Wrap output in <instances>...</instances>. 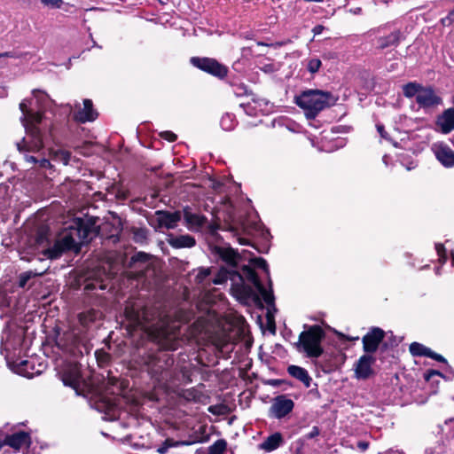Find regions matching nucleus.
<instances>
[{
	"label": "nucleus",
	"instance_id": "8",
	"mask_svg": "<svg viewBox=\"0 0 454 454\" xmlns=\"http://www.w3.org/2000/svg\"><path fill=\"white\" fill-rule=\"evenodd\" d=\"M294 403L285 395L276 396L270 408V416L280 419L288 415L294 409Z\"/></svg>",
	"mask_w": 454,
	"mask_h": 454
},
{
	"label": "nucleus",
	"instance_id": "41",
	"mask_svg": "<svg viewBox=\"0 0 454 454\" xmlns=\"http://www.w3.org/2000/svg\"><path fill=\"white\" fill-rule=\"evenodd\" d=\"M254 264H255L256 267L264 270L267 274L269 273L268 264H267V262L264 259H262V258L255 259L254 260Z\"/></svg>",
	"mask_w": 454,
	"mask_h": 454
},
{
	"label": "nucleus",
	"instance_id": "51",
	"mask_svg": "<svg viewBox=\"0 0 454 454\" xmlns=\"http://www.w3.org/2000/svg\"><path fill=\"white\" fill-rule=\"evenodd\" d=\"M184 396L188 399V400H192V399H195L196 398V395H195V391L191 389V390H187Z\"/></svg>",
	"mask_w": 454,
	"mask_h": 454
},
{
	"label": "nucleus",
	"instance_id": "59",
	"mask_svg": "<svg viewBox=\"0 0 454 454\" xmlns=\"http://www.w3.org/2000/svg\"><path fill=\"white\" fill-rule=\"evenodd\" d=\"M102 356H101L99 360H101V359H102V361H105V357H106V359L107 358V354H106V353H102Z\"/></svg>",
	"mask_w": 454,
	"mask_h": 454
},
{
	"label": "nucleus",
	"instance_id": "17",
	"mask_svg": "<svg viewBox=\"0 0 454 454\" xmlns=\"http://www.w3.org/2000/svg\"><path fill=\"white\" fill-rule=\"evenodd\" d=\"M437 160L446 168L454 167V151L446 145H435L434 147Z\"/></svg>",
	"mask_w": 454,
	"mask_h": 454
},
{
	"label": "nucleus",
	"instance_id": "39",
	"mask_svg": "<svg viewBox=\"0 0 454 454\" xmlns=\"http://www.w3.org/2000/svg\"><path fill=\"white\" fill-rule=\"evenodd\" d=\"M44 5L51 6L52 8H61L63 0H40Z\"/></svg>",
	"mask_w": 454,
	"mask_h": 454
},
{
	"label": "nucleus",
	"instance_id": "12",
	"mask_svg": "<svg viewBox=\"0 0 454 454\" xmlns=\"http://www.w3.org/2000/svg\"><path fill=\"white\" fill-rule=\"evenodd\" d=\"M375 361L376 359L373 356L370 354L363 355L356 364V377L362 380L371 377L374 373L372 365Z\"/></svg>",
	"mask_w": 454,
	"mask_h": 454
},
{
	"label": "nucleus",
	"instance_id": "43",
	"mask_svg": "<svg viewBox=\"0 0 454 454\" xmlns=\"http://www.w3.org/2000/svg\"><path fill=\"white\" fill-rule=\"evenodd\" d=\"M217 347L222 353H229L232 350V344L229 342L218 344Z\"/></svg>",
	"mask_w": 454,
	"mask_h": 454
},
{
	"label": "nucleus",
	"instance_id": "55",
	"mask_svg": "<svg viewBox=\"0 0 454 454\" xmlns=\"http://www.w3.org/2000/svg\"><path fill=\"white\" fill-rule=\"evenodd\" d=\"M168 446H166L165 443H163L160 447H159L158 449V452L160 454H165L167 451H168Z\"/></svg>",
	"mask_w": 454,
	"mask_h": 454
},
{
	"label": "nucleus",
	"instance_id": "54",
	"mask_svg": "<svg viewBox=\"0 0 454 454\" xmlns=\"http://www.w3.org/2000/svg\"><path fill=\"white\" fill-rule=\"evenodd\" d=\"M434 375H441V373H440V372H436V371H432V372H428V373H427V374L425 375V379H426L427 380H430V378H431L432 376H434Z\"/></svg>",
	"mask_w": 454,
	"mask_h": 454
},
{
	"label": "nucleus",
	"instance_id": "52",
	"mask_svg": "<svg viewBox=\"0 0 454 454\" xmlns=\"http://www.w3.org/2000/svg\"><path fill=\"white\" fill-rule=\"evenodd\" d=\"M209 275L208 270H202L199 272L197 278H200V280H203Z\"/></svg>",
	"mask_w": 454,
	"mask_h": 454
},
{
	"label": "nucleus",
	"instance_id": "38",
	"mask_svg": "<svg viewBox=\"0 0 454 454\" xmlns=\"http://www.w3.org/2000/svg\"><path fill=\"white\" fill-rule=\"evenodd\" d=\"M442 26L448 27L454 23V9L451 10L449 14L441 20Z\"/></svg>",
	"mask_w": 454,
	"mask_h": 454
},
{
	"label": "nucleus",
	"instance_id": "18",
	"mask_svg": "<svg viewBox=\"0 0 454 454\" xmlns=\"http://www.w3.org/2000/svg\"><path fill=\"white\" fill-rule=\"evenodd\" d=\"M125 313L134 327L145 328L146 323L150 320L145 309L139 311L135 309L126 308Z\"/></svg>",
	"mask_w": 454,
	"mask_h": 454
},
{
	"label": "nucleus",
	"instance_id": "13",
	"mask_svg": "<svg viewBox=\"0 0 454 454\" xmlns=\"http://www.w3.org/2000/svg\"><path fill=\"white\" fill-rule=\"evenodd\" d=\"M74 119L82 123L92 121L98 117V113L93 108V104L90 99H84L82 107L79 103L75 104Z\"/></svg>",
	"mask_w": 454,
	"mask_h": 454
},
{
	"label": "nucleus",
	"instance_id": "9",
	"mask_svg": "<svg viewBox=\"0 0 454 454\" xmlns=\"http://www.w3.org/2000/svg\"><path fill=\"white\" fill-rule=\"evenodd\" d=\"M82 330L74 329L71 333L65 334L63 337L58 339V347L67 353L74 354L75 349L78 348L84 338L82 336Z\"/></svg>",
	"mask_w": 454,
	"mask_h": 454
},
{
	"label": "nucleus",
	"instance_id": "1",
	"mask_svg": "<svg viewBox=\"0 0 454 454\" xmlns=\"http://www.w3.org/2000/svg\"><path fill=\"white\" fill-rule=\"evenodd\" d=\"M33 98L24 99L20 104V109L22 112L21 122L26 129L27 137L17 143V148L23 154L25 161L32 165L31 168H51L52 165L47 158L43 156L41 151L50 139L54 142L51 133L52 124L44 120L39 111L35 112L31 107L35 101L36 107L41 108L48 96L43 91L37 90L33 91Z\"/></svg>",
	"mask_w": 454,
	"mask_h": 454
},
{
	"label": "nucleus",
	"instance_id": "40",
	"mask_svg": "<svg viewBox=\"0 0 454 454\" xmlns=\"http://www.w3.org/2000/svg\"><path fill=\"white\" fill-rule=\"evenodd\" d=\"M146 239V231L142 229H137L134 231V239L137 242H143Z\"/></svg>",
	"mask_w": 454,
	"mask_h": 454
},
{
	"label": "nucleus",
	"instance_id": "46",
	"mask_svg": "<svg viewBox=\"0 0 454 454\" xmlns=\"http://www.w3.org/2000/svg\"><path fill=\"white\" fill-rule=\"evenodd\" d=\"M427 357L433 358L438 362H442V363L446 362L445 358L442 355H439V354L432 351L431 349H430L429 355H427Z\"/></svg>",
	"mask_w": 454,
	"mask_h": 454
},
{
	"label": "nucleus",
	"instance_id": "53",
	"mask_svg": "<svg viewBox=\"0 0 454 454\" xmlns=\"http://www.w3.org/2000/svg\"><path fill=\"white\" fill-rule=\"evenodd\" d=\"M435 249H436L437 254H439L440 258H442V254H444V252H445L443 246L442 244H436Z\"/></svg>",
	"mask_w": 454,
	"mask_h": 454
},
{
	"label": "nucleus",
	"instance_id": "45",
	"mask_svg": "<svg viewBox=\"0 0 454 454\" xmlns=\"http://www.w3.org/2000/svg\"><path fill=\"white\" fill-rule=\"evenodd\" d=\"M227 279V272H220L216 278H214L213 282L215 285L223 284Z\"/></svg>",
	"mask_w": 454,
	"mask_h": 454
},
{
	"label": "nucleus",
	"instance_id": "6",
	"mask_svg": "<svg viewBox=\"0 0 454 454\" xmlns=\"http://www.w3.org/2000/svg\"><path fill=\"white\" fill-rule=\"evenodd\" d=\"M240 281L243 282V278H246L248 282L254 285L256 290L260 293L266 304L269 306L273 304L274 296L271 289L268 291L259 280L256 272L249 266H244L242 269V275H238Z\"/></svg>",
	"mask_w": 454,
	"mask_h": 454
},
{
	"label": "nucleus",
	"instance_id": "23",
	"mask_svg": "<svg viewBox=\"0 0 454 454\" xmlns=\"http://www.w3.org/2000/svg\"><path fill=\"white\" fill-rule=\"evenodd\" d=\"M168 243L172 247L182 248L192 247L196 241L195 239L190 235H180L176 237H171L168 239Z\"/></svg>",
	"mask_w": 454,
	"mask_h": 454
},
{
	"label": "nucleus",
	"instance_id": "28",
	"mask_svg": "<svg viewBox=\"0 0 454 454\" xmlns=\"http://www.w3.org/2000/svg\"><path fill=\"white\" fill-rule=\"evenodd\" d=\"M12 308V297L9 294V293L0 287V310H4L5 309Z\"/></svg>",
	"mask_w": 454,
	"mask_h": 454
},
{
	"label": "nucleus",
	"instance_id": "42",
	"mask_svg": "<svg viewBox=\"0 0 454 454\" xmlns=\"http://www.w3.org/2000/svg\"><path fill=\"white\" fill-rule=\"evenodd\" d=\"M164 443L166 444V446H168V449H169L170 447H176V446H179V445H189L190 442H175L174 440L172 439H167Z\"/></svg>",
	"mask_w": 454,
	"mask_h": 454
},
{
	"label": "nucleus",
	"instance_id": "47",
	"mask_svg": "<svg viewBox=\"0 0 454 454\" xmlns=\"http://www.w3.org/2000/svg\"><path fill=\"white\" fill-rule=\"evenodd\" d=\"M120 231H121V230H120L119 226L115 227L114 229L113 233H111L108 236V239H111L114 243L117 242L119 240L118 235H119Z\"/></svg>",
	"mask_w": 454,
	"mask_h": 454
},
{
	"label": "nucleus",
	"instance_id": "50",
	"mask_svg": "<svg viewBox=\"0 0 454 454\" xmlns=\"http://www.w3.org/2000/svg\"><path fill=\"white\" fill-rule=\"evenodd\" d=\"M236 289H237V291H239L240 293V294H242L244 296L248 295L251 293L250 288H247L243 286L240 287L238 286Z\"/></svg>",
	"mask_w": 454,
	"mask_h": 454
},
{
	"label": "nucleus",
	"instance_id": "16",
	"mask_svg": "<svg viewBox=\"0 0 454 454\" xmlns=\"http://www.w3.org/2000/svg\"><path fill=\"white\" fill-rule=\"evenodd\" d=\"M4 443L15 450H20L22 448L27 449L31 443V438L28 433L18 432L12 434L6 435Z\"/></svg>",
	"mask_w": 454,
	"mask_h": 454
},
{
	"label": "nucleus",
	"instance_id": "21",
	"mask_svg": "<svg viewBox=\"0 0 454 454\" xmlns=\"http://www.w3.org/2000/svg\"><path fill=\"white\" fill-rule=\"evenodd\" d=\"M437 125L447 134L454 129V108H449L438 118Z\"/></svg>",
	"mask_w": 454,
	"mask_h": 454
},
{
	"label": "nucleus",
	"instance_id": "24",
	"mask_svg": "<svg viewBox=\"0 0 454 454\" xmlns=\"http://www.w3.org/2000/svg\"><path fill=\"white\" fill-rule=\"evenodd\" d=\"M99 317L100 312L95 309L82 312L78 315L79 324L82 329H88L90 325L95 322Z\"/></svg>",
	"mask_w": 454,
	"mask_h": 454
},
{
	"label": "nucleus",
	"instance_id": "58",
	"mask_svg": "<svg viewBox=\"0 0 454 454\" xmlns=\"http://www.w3.org/2000/svg\"><path fill=\"white\" fill-rule=\"evenodd\" d=\"M239 242L240 244H243V245H247L248 244V242L247 241L246 239H243V238H239Z\"/></svg>",
	"mask_w": 454,
	"mask_h": 454
},
{
	"label": "nucleus",
	"instance_id": "26",
	"mask_svg": "<svg viewBox=\"0 0 454 454\" xmlns=\"http://www.w3.org/2000/svg\"><path fill=\"white\" fill-rule=\"evenodd\" d=\"M49 151L51 160L61 162L64 165L68 164L71 156L68 151L53 148H50Z\"/></svg>",
	"mask_w": 454,
	"mask_h": 454
},
{
	"label": "nucleus",
	"instance_id": "62",
	"mask_svg": "<svg viewBox=\"0 0 454 454\" xmlns=\"http://www.w3.org/2000/svg\"><path fill=\"white\" fill-rule=\"evenodd\" d=\"M451 264L454 267V253L451 254Z\"/></svg>",
	"mask_w": 454,
	"mask_h": 454
},
{
	"label": "nucleus",
	"instance_id": "57",
	"mask_svg": "<svg viewBox=\"0 0 454 454\" xmlns=\"http://www.w3.org/2000/svg\"><path fill=\"white\" fill-rule=\"evenodd\" d=\"M307 3H323L325 0H303Z\"/></svg>",
	"mask_w": 454,
	"mask_h": 454
},
{
	"label": "nucleus",
	"instance_id": "10",
	"mask_svg": "<svg viewBox=\"0 0 454 454\" xmlns=\"http://www.w3.org/2000/svg\"><path fill=\"white\" fill-rule=\"evenodd\" d=\"M416 102L422 108H431L442 105V99L435 93L432 87L422 86L418 94V98H416Z\"/></svg>",
	"mask_w": 454,
	"mask_h": 454
},
{
	"label": "nucleus",
	"instance_id": "48",
	"mask_svg": "<svg viewBox=\"0 0 454 454\" xmlns=\"http://www.w3.org/2000/svg\"><path fill=\"white\" fill-rule=\"evenodd\" d=\"M377 130L380 133V137L386 140H389L387 132L384 129V126L381 124H377Z\"/></svg>",
	"mask_w": 454,
	"mask_h": 454
},
{
	"label": "nucleus",
	"instance_id": "7",
	"mask_svg": "<svg viewBox=\"0 0 454 454\" xmlns=\"http://www.w3.org/2000/svg\"><path fill=\"white\" fill-rule=\"evenodd\" d=\"M191 62L194 67L217 77L223 78L227 74V67L214 59L193 57Z\"/></svg>",
	"mask_w": 454,
	"mask_h": 454
},
{
	"label": "nucleus",
	"instance_id": "37",
	"mask_svg": "<svg viewBox=\"0 0 454 454\" xmlns=\"http://www.w3.org/2000/svg\"><path fill=\"white\" fill-rule=\"evenodd\" d=\"M136 261H140L143 263H145V270L146 271L149 270L151 263L148 262V255L147 254H142V253L137 254V256H136ZM144 275L145 277H147L148 273L145 272Z\"/></svg>",
	"mask_w": 454,
	"mask_h": 454
},
{
	"label": "nucleus",
	"instance_id": "56",
	"mask_svg": "<svg viewBox=\"0 0 454 454\" xmlns=\"http://www.w3.org/2000/svg\"><path fill=\"white\" fill-rule=\"evenodd\" d=\"M358 446L362 449V450H366L367 447H368V443L366 442H359Z\"/></svg>",
	"mask_w": 454,
	"mask_h": 454
},
{
	"label": "nucleus",
	"instance_id": "31",
	"mask_svg": "<svg viewBox=\"0 0 454 454\" xmlns=\"http://www.w3.org/2000/svg\"><path fill=\"white\" fill-rule=\"evenodd\" d=\"M161 346L167 350H176L179 347V340L176 338L168 337L162 342Z\"/></svg>",
	"mask_w": 454,
	"mask_h": 454
},
{
	"label": "nucleus",
	"instance_id": "11",
	"mask_svg": "<svg viewBox=\"0 0 454 454\" xmlns=\"http://www.w3.org/2000/svg\"><path fill=\"white\" fill-rule=\"evenodd\" d=\"M385 333L379 327H373L363 337V348L367 354L374 353L384 339Z\"/></svg>",
	"mask_w": 454,
	"mask_h": 454
},
{
	"label": "nucleus",
	"instance_id": "64",
	"mask_svg": "<svg viewBox=\"0 0 454 454\" xmlns=\"http://www.w3.org/2000/svg\"><path fill=\"white\" fill-rule=\"evenodd\" d=\"M257 44H258V45H267L266 43H262V42H258V43H257Z\"/></svg>",
	"mask_w": 454,
	"mask_h": 454
},
{
	"label": "nucleus",
	"instance_id": "49",
	"mask_svg": "<svg viewBox=\"0 0 454 454\" xmlns=\"http://www.w3.org/2000/svg\"><path fill=\"white\" fill-rule=\"evenodd\" d=\"M325 30V27L323 25H317L313 27L312 32L314 35H320Z\"/></svg>",
	"mask_w": 454,
	"mask_h": 454
},
{
	"label": "nucleus",
	"instance_id": "27",
	"mask_svg": "<svg viewBox=\"0 0 454 454\" xmlns=\"http://www.w3.org/2000/svg\"><path fill=\"white\" fill-rule=\"evenodd\" d=\"M422 85L417 82H409L403 86V95L408 98L416 97L418 98V94L420 91Z\"/></svg>",
	"mask_w": 454,
	"mask_h": 454
},
{
	"label": "nucleus",
	"instance_id": "60",
	"mask_svg": "<svg viewBox=\"0 0 454 454\" xmlns=\"http://www.w3.org/2000/svg\"><path fill=\"white\" fill-rule=\"evenodd\" d=\"M414 168H415V165H413L412 163L410 166L406 167L407 170H411V169H412Z\"/></svg>",
	"mask_w": 454,
	"mask_h": 454
},
{
	"label": "nucleus",
	"instance_id": "19",
	"mask_svg": "<svg viewBox=\"0 0 454 454\" xmlns=\"http://www.w3.org/2000/svg\"><path fill=\"white\" fill-rule=\"evenodd\" d=\"M287 372L290 376L301 381L306 388L311 386L312 378L305 368L292 364L287 367Z\"/></svg>",
	"mask_w": 454,
	"mask_h": 454
},
{
	"label": "nucleus",
	"instance_id": "63",
	"mask_svg": "<svg viewBox=\"0 0 454 454\" xmlns=\"http://www.w3.org/2000/svg\"><path fill=\"white\" fill-rule=\"evenodd\" d=\"M21 259L27 260V261H30L31 260L30 258H26L24 255L21 256Z\"/></svg>",
	"mask_w": 454,
	"mask_h": 454
},
{
	"label": "nucleus",
	"instance_id": "29",
	"mask_svg": "<svg viewBox=\"0 0 454 454\" xmlns=\"http://www.w3.org/2000/svg\"><path fill=\"white\" fill-rule=\"evenodd\" d=\"M410 352L413 355V356H427V355H429V352H430V348H427L425 347L424 345L419 343V342H412L411 345H410Z\"/></svg>",
	"mask_w": 454,
	"mask_h": 454
},
{
	"label": "nucleus",
	"instance_id": "4",
	"mask_svg": "<svg viewBox=\"0 0 454 454\" xmlns=\"http://www.w3.org/2000/svg\"><path fill=\"white\" fill-rule=\"evenodd\" d=\"M173 357L164 352L150 354L144 358V364L153 379L159 384H166L173 378L171 367L173 366Z\"/></svg>",
	"mask_w": 454,
	"mask_h": 454
},
{
	"label": "nucleus",
	"instance_id": "5",
	"mask_svg": "<svg viewBox=\"0 0 454 454\" xmlns=\"http://www.w3.org/2000/svg\"><path fill=\"white\" fill-rule=\"evenodd\" d=\"M325 332L319 325L309 326L307 331L301 333L297 346L301 347L308 357L317 358L323 354L321 342Z\"/></svg>",
	"mask_w": 454,
	"mask_h": 454
},
{
	"label": "nucleus",
	"instance_id": "35",
	"mask_svg": "<svg viewBox=\"0 0 454 454\" xmlns=\"http://www.w3.org/2000/svg\"><path fill=\"white\" fill-rule=\"evenodd\" d=\"M203 331V325L200 322H196L190 326V337L196 338Z\"/></svg>",
	"mask_w": 454,
	"mask_h": 454
},
{
	"label": "nucleus",
	"instance_id": "22",
	"mask_svg": "<svg viewBox=\"0 0 454 454\" xmlns=\"http://www.w3.org/2000/svg\"><path fill=\"white\" fill-rule=\"evenodd\" d=\"M283 442V437L280 433H275L268 436L259 445V449L263 450L267 452H270L278 449Z\"/></svg>",
	"mask_w": 454,
	"mask_h": 454
},
{
	"label": "nucleus",
	"instance_id": "61",
	"mask_svg": "<svg viewBox=\"0 0 454 454\" xmlns=\"http://www.w3.org/2000/svg\"><path fill=\"white\" fill-rule=\"evenodd\" d=\"M103 352L96 351V356L98 359H100V355H102Z\"/></svg>",
	"mask_w": 454,
	"mask_h": 454
},
{
	"label": "nucleus",
	"instance_id": "33",
	"mask_svg": "<svg viewBox=\"0 0 454 454\" xmlns=\"http://www.w3.org/2000/svg\"><path fill=\"white\" fill-rule=\"evenodd\" d=\"M221 127L224 130H231L234 128V121L233 118L231 114H224L221 119Z\"/></svg>",
	"mask_w": 454,
	"mask_h": 454
},
{
	"label": "nucleus",
	"instance_id": "20",
	"mask_svg": "<svg viewBox=\"0 0 454 454\" xmlns=\"http://www.w3.org/2000/svg\"><path fill=\"white\" fill-rule=\"evenodd\" d=\"M46 270L43 271L27 270L20 273L17 278L18 287L22 289L30 288L34 285L35 278L43 276Z\"/></svg>",
	"mask_w": 454,
	"mask_h": 454
},
{
	"label": "nucleus",
	"instance_id": "3",
	"mask_svg": "<svg viewBox=\"0 0 454 454\" xmlns=\"http://www.w3.org/2000/svg\"><path fill=\"white\" fill-rule=\"evenodd\" d=\"M335 102L336 98L330 92L319 90H306L295 98V103L305 111L309 119H314L319 112Z\"/></svg>",
	"mask_w": 454,
	"mask_h": 454
},
{
	"label": "nucleus",
	"instance_id": "30",
	"mask_svg": "<svg viewBox=\"0 0 454 454\" xmlns=\"http://www.w3.org/2000/svg\"><path fill=\"white\" fill-rule=\"evenodd\" d=\"M226 449V442L224 440L216 441L209 448V454H223Z\"/></svg>",
	"mask_w": 454,
	"mask_h": 454
},
{
	"label": "nucleus",
	"instance_id": "15",
	"mask_svg": "<svg viewBox=\"0 0 454 454\" xmlns=\"http://www.w3.org/2000/svg\"><path fill=\"white\" fill-rule=\"evenodd\" d=\"M155 215L159 227L166 229L176 228L182 218V215L178 211H157Z\"/></svg>",
	"mask_w": 454,
	"mask_h": 454
},
{
	"label": "nucleus",
	"instance_id": "44",
	"mask_svg": "<svg viewBox=\"0 0 454 454\" xmlns=\"http://www.w3.org/2000/svg\"><path fill=\"white\" fill-rule=\"evenodd\" d=\"M160 137L169 142H174L176 139V135L171 131L161 132Z\"/></svg>",
	"mask_w": 454,
	"mask_h": 454
},
{
	"label": "nucleus",
	"instance_id": "36",
	"mask_svg": "<svg viewBox=\"0 0 454 454\" xmlns=\"http://www.w3.org/2000/svg\"><path fill=\"white\" fill-rule=\"evenodd\" d=\"M106 289V286L102 284L100 281L98 280H95V281H92V282H88L86 283L85 286H84V289L86 291H92V290H96V289Z\"/></svg>",
	"mask_w": 454,
	"mask_h": 454
},
{
	"label": "nucleus",
	"instance_id": "34",
	"mask_svg": "<svg viewBox=\"0 0 454 454\" xmlns=\"http://www.w3.org/2000/svg\"><path fill=\"white\" fill-rule=\"evenodd\" d=\"M321 64L322 63L319 59L313 58L308 61L307 68L310 73L314 74L319 70Z\"/></svg>",
	"mask_w": 454,
	"mask_h": 454
},
{
	"label": "nucleus",
	"instance_id": "2",
	"mask_svg": "<svg viewBox=\"0 0 454 454\" xmlns=\"http://www.w3.org/2000/svg\"><path fill=\"white\" fill-rule=\"evenodd\" d=\"M97 235V228L85 224L82 219H75L56 236H52L48 226L42 225L30 240L28 253L46 259H57L67 251L79 253L81 246Z\"/></svg>",
	"mask_w": 454,
	"mask_h": 454
},
{
	"label": "nucleus",
	"instance_id": "32",
	"mask_svg": "<svg viewBox=\"0 0 454 454\" xmlns=\"http://www.w3.org/2000/svg\"><path fill=\"white\" fill-rule=\"evenodd\" d=\"M222 256L224 261L232 266L237 263L238 254L232 249L225 250Z\"/></svg>",
	"mask_w": 454,
	"mask_h": 454
},
{
	"label": "nucleus",
	"instance_id": "25",
	"mask_svg": "<svg viewBox=\"0 0 454 454\" xmlns=\"http://www.w3.org/2000/svg\"><path fill=\"white\" fill-rule=\"evenodd\" d=\"M400 40V32L395 31L390 35L380 37L378 41L379 47L381 49H385L389 46L397 45Z\"/></svg>",
	"mask_w": 454,
	"mask_h": 454
},
{
	"label": "nucleus",
	"instance_id": "14",
	"mask_svg": "<svg viewBox=\"0 0 454 454\" xmlns=\"http://www.w3.org/2000/svg\"><path fill=\"white\" fill-rule=\"evenodd\" d=\"M184 219L187 228L192 231H201L207 223L205 215L192 212L189 208L184 210Z\"/></svg>",
	"mask_w": 454,
	"mask_h": 454
}]
</instances>
